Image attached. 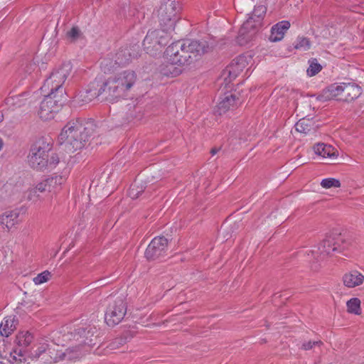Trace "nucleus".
Returning <instances> with one entry per match:
<instances>
[{"mask_svg": "<svg viewBox=\"0 0 364 364\" xmlns=\"http://www.w3.org/2000/svg\"><path fill=\"white\" fill-rule=\"evenodd\" d=\"M96 128L94 120L79 117L67 123L58 136L62 149L69 154L82 149Z\"/></svg>", "mask_w": 364, "mask_h": 364, "instance_id": "obj_1", "label": "nucleus"}, {"mask_svg": "<svg viewBox=\"0 0 364 364\" xmlns=\"http://www.w3.org/2000/svg\"><path fill=\"white\" fill-rule=\"evenodd\" d=\"M213 44L205 40L178 41L171 44L165 51L166 62H171L179 66L191 65L209 52Z\"/></svg>", "mask_w": 364, "mask_h": 364, "instance_id": "obj_2", "label": "nucleus"}, {"mask_svg": "<svg viewBox=\"0 0 364 364\" xmlns=\"http://www.w3.org/2000/svg\"><path fill=\"white\" fill-rule=\"evenodd\" d=\"M139 80V76L134 70H122L111 75L103 82L100 92H105L109 101L115 102L127 97Z\"/></svg>", "mask_w": 364, "mask_h": 364, "instance_id": "obj_3", "label": "nucleus"}, {"mask_svg": "<svg viewBox=\"0 0 364 364\" xmlns=\"http://www.w3.org/2000/svg\"><path fill=\"white\" fill-rule=\"evenodd\" d=\"M97 328L91 324H82L75 328L64 326L60 331L54 332L53 339L57 346H65L72 341L77 342V346H92L93 337Z\"/></svg>", "mask_w": 364, "mask_h": 364, "instance_id": "obj_4", "label": "nucleus"}, {"mask_svg": "<svg viewBox=\"0 0 364 364\" xmlns=\"http://www.w3.org/2000/svg\"><path fill=\"white\" fill-rule=\"evenodd\" d=\"M350 242L341 233H332L326 237L319 244L316 250L310 252L316 261H322L328 257L334 255L336 252H341L346 250Z\"/></svg>", "mask_w": 364, "mask_h": 364, "instance_id": "obj_5", "label": "nucleus"}, {"mask_svg": "<svg viewBox=\"0 0 364 364\" xmlns=\"http://www.w3.org/2000/svg\"><path fill=\"white\" fill-rule=\"evenodd\" d=\"M362 93L361 87L353 83H334L323 90L320 95L323 100H336L351 102Z\"/></svg>", "mask_w": 364, "mask_h": 364, "instance_id": "obj_6", "label": "nucleus"}, {"mask_svg": "<svg viewBox=\"0 0 364 364\" xmlns=\"http://www.w3.org/2000/svg\"><path fill=\"white\" fill-rule=\"evenodd\" d=\"M181 0H162L158 10L161 27L173 31L176 23L181 18Z\"/></svg>", "mask_w": 364, "mask_h": 364, "instance_id": "obj_7", "label": "nucleus"}, {"mask_svg": "<svg viewBox=\"0 0 364 364\" xmlns=\"http://www.w3.org/2000/svg\"><path fill=\"white\" fill-rule=\"evenodd\" d=\"M52 149L50 139L41 138L31 147L28 162L35 169L43 170L48 166V153Z\"/></svg>", "mask_w": 364, "mask_h": 364, "instance_id": "obj_8", "label": "nucleus"}, {"mask_svg": "<svg viewBox=\"0 0 364 364\" xmlns=\"http://www.w3.org/2000/svg\"><path fill=\"white\" fill-rule=\"evenodd\" d=\"M72 65L69 62L64 63L59 68H55L40 88L41 93L46 94L50 91L65 93L63 85L70 75Z\"/></svg>", "mask_w": 364, "mask_h": 364, "instance_id": "obj_9", "label": "nucleus"}, {"mask_svg": "<svg viewBox=\"0 0 364 364\" xmlns=\"http://www.w3.org/2000/svg\"><path fill=\"white\" fill-rule=\"evenodd\" d=\"M171 31L163 28L149 31L143 42L144 50L147 53L154 55L166 46L171 39Z\"/></svg>", "mask_w": 364, "mask_h": 364, "instance_id": "obj_10", "label": "nucleus"}, {"mask_svg": "<svg viewBox=\"0 0 364 364\" xmlns=\"http://www.w3.org/2000/svg\"><path fill=\"white\" fill-rule=\"evenodd\" d=\"M265 13L266 8L264 6L259 5L255 7L252 16L242 24L239 31L237 38L239 44L245 45L253 39L256 34V30L253 26V22L255 21L254 18L257 17L259 20H261Z\"/></svg>", "mask_w": 364, "mask_h": 364, "instance_id": "obj_11", "label": "nucleus"}, {"mask_svg": "<svg viewBox=\"0 0 364 364\" xmlns=\"http://www.w3.org/2000/svg\"><path fill=\"white\" fill-rule=\"evenodd\" d=\"M252 64L250 54H242L232 60L231 63L223 71L222 77L229 83L235 80L245 68Z\"/></svg>", "mask_w": 364, "mask_h": 364, "instance_id": "obj_12", "label": "nucleus"}, {"mask_svg": "<svg viewBox=\"0 0 364 364\" xmlns=\"http://www.w3.org/2000/svg\"><path fill=\"white\" fill-rule=\"evenodd\" d=\"M43 95H44V99L40 104V111L45 114H53L58 112L67 101V96L65 93H58L50 91L46 94Z\"/></svg>", "mask_w": 364, "mask_h": 364, "instance_id": "obj_13", "label": "nucleus"}, {"mask_svg": "<svg viewBox=\"0 0 364 364\" xmlns=\"http://www.w3.org/2000/svg\"><path fill=\"white\" fill-rule=\"evenodd\" d=\"M127 312V305L121 298L110 303L105 312V320L109 326H114L124 318Z\"/></svg>", "mask_w": 364, "mask_h": 364, "instance_id": "obj_14", "label": "nucleus"}, {"mask_svg": "<svg viewBox=\"0 0 364 364\" xmlns=\"http://www.w3.org/2000/svg\"><path fill=\"white\" fill-rule=\"evenodd\" d=\"M168 247V240L164 237H154L145 251V257L149 260H154L163 255Z\"/></svg>", "mask_w": 364, "mask_h": 364, "instance_id": "obj_15", "label": "nucleus"}, {"mask_svg": "<svg viewBox=\"0 0 364 364\" xmlns=\"http://www.w3.org/2000/svg\"><path fill=\"white\" fill-rule=\"evenodd\" d=\"M24 213L25 209L23 208L4 211L0 215L1 225L11 230L21 222L20 215Z\"/></svg>", "mask_w": 364, "mask_h": 364, "instance_id": "obj_16", "label": "nucleus"}, {"mask_svg": "<svg viewBox=\"0 0 364 364\" xmlns=\"http://www.w3.org/2000/svg\"><path fill=\"white\" fill-rule=\"evenodd\" d=\"M100 91H102L101 87L98 91H97L96 89L92 88L80 91L73 100L71 102L72 107L78 108L87 105L98 95L105 94V92H100Z\"/></svg>", "mask_w": 364, "mask_h": 364, "instance_id": "obj_17", "label": "nucleus"}, {"mask_svg": "<svg viewBox=\"0 0 364 364\" xmlns=\"http://www.w3.org/2000/svg\"><path fill=\"white\" fill-rule=\"evenodd\" d=\"M28 95L27 92H24L18 95L7 97L4 102L0 105V114L15 112L18 107L25 105L26 101L25 97Z\"/></svg>", "mask_w": 364, "mask_h": 364, "instance_id": "obj_18", "label": "nucleus"}, {"mask_svg": "<svg viewBox=\"0 0 364 364\" xmlns=\"http://www.w3.org/2000/svg\"><path fill=\"white\" fill-rule=\"evenodd\" d=\"M343 282L348 288H355L364 283V274L356 269L351 270L343 276Z\"/></svg>", "mask_w": 364, "mask_h": 364, "instance_id": "obj_19", "label": "nucleus"}, {"mask_svg": "<svg viewBox=\"0 0 364 364\" xmlns=\"http://www.w3.org/2000/svg\"><path fill=\"white\" fill-rule=\"evenodd\" d=\"M290 27V23L288 21H282L271 28V34L269 39L272 42H277L281 41Z\"/></svg>", "mask_w": 364, "mask_h": 364, "instance_id": "obj_20", "label": "nucleus"}, {"mask_svg": "<svg viewBox=\"0 0 364 364\" xmlns=\"http://www.w3.org/2000/svg\"><path fill=\"white\" fill-rule=\"evenodd\" d=\"M16 319L14 316H7L0 324V333L8 337L16 329Z\"/></svg>", "mask_w": 364, "mask_h": 364, "instance_id": "obj_21", "label": "nucleus"}, {"mask_svg": "<svg viewBox=\"0 0 364 364\" xmlns=\"http://www.w3.org/2000/svg\"><path fill=\"white\" fill-rule=\"evenodd\" d=\"M183 69V66L176 65L171 62H166V64L161 68V73L165 76L173 77L179 75Z\"/></svg>", "mask_w": 364, "mask_h": 364, "instance_id": "obj_22", "label": "nucleus"}, {"mask_svg": "<svg viewBox=\"0 0 364 364\" xmlns=\"http://www.w3.org/2000/svg\"><path fill=\"white\" fill-rule=\"evenodd\" d=\"M314 122L309 116L300 119L295 124V129L301 133H308L314 129Z\"/></svg>", "mask_w": 364, "mask_h": 364, "instance_id": "obj_23", "label": "nucleus"}, {"mask_svg": "<svg viewBox=\"0 0 364 364\" xmlns=\"http://www.w3.org/2000/svg\"><path fill=\"white\" fill-rule=\"evenodd\" d=\"M314 151L316 154L323 158L331 157L335 156L334 149L330 145L324 144H318L314 146Z\"/></svg>", "mask_w": 364, "mask_h": 364, "instance_id": "obj_24", "label": "nucleus"}, {"mask_svg": "<svg viewBox=\"0 0 364 364\" xmlns=\"http://www.w3.org/2000/svg\"><path fill=\"white\" fill-rule=\"evenodd\" d=\"M33 336L28 331L20 332L16 338V343L18 345V348H23L28 347L33 341Z\"/></svg>", "mask_w": 364, "mask_h": 364, "instance_id": "obj_25", "label": "nucleus"}, {"mask_svg": "<svg viewBox=\"0 0 364 364\" xmlns=\"http://www.w3.org/2000/svg\"><path fill=\"white\" fill-rule=\"evenodd\" d=\"M132 58L129 49H122L116 53L114 57V65H118L119 66L124 65L129 63Z\"/></svg>", "mask_w": 364, "mask_h": 364, "instance_id": "obj_26", "label": "nucleus"}, {"mask_svg": "<svg viewBox=\"0 0 364 364\" xmlns=\"http://www.w3.org/2000/svg\"><path fill=\"white\" fill-rule=\"evenodd\" d=\"M236 105L235 96L230 95L225 97L218 104V108L222 112H226L232 109Z\"/></svg>", "mask_w": 364, "mask_h": 364, "instance_id": "obj_27", "label": "nucleus"}, {"mask_svg": "<svg viewBox=\"0 0 364 364\" xmlns=\"http://www.w3.org/2000/svg\"><path fill=\"white\" fill-rule=\"evenodd\" d=\"M65 177L62 175H55L46 178L50 192L55 191L63 183H65Z\"/></svg>", "mask_w": 364, "mask_h": 364, "instance_id": "obj_28", "label": "nucleus"}, {"mask_svg": "<svg viewBox=\"0 0 364 364\" xmlns=\"http://www.w3.org/2000/svg\"><path fill=\"white\" fill-rule=\"evenodd\" d=\"M81 355L78 347L76 346L73 348H68L65 352L60 353L62 360H74Z\"/></svg>", "mask_w": 364, "mask_h": 364, "instance_id": "obj_29", "label": "nucleus"}, {"mask_svg": "<svg viewBox=\"0 0 364 364\" xmlns=\"http://www.w3.org/2000/svg\"><path fill=\"white\" fill-rule=\"evenodd\" d=\"M360 304L361 301L358 298L350 299L346 303L348 312L360 315L361 314Z\"/></svg>", "mask_w": 364, "mask_h": 364, "instance_id": "obj_30", "label": "nucleus"}, {"mask_svg": "<svg viewBox=\"0 0 364 364\" xmlns=\"http://www.w3.org/2000/svg\"><path fill=\"white\" fill-rule=\"evenodd\" d=\"M311 43L309 40L305 37H298L294 48L298 50H307L310 48Z\"/></svg>", "mask_w": 364, "mask_h": 364, "instance_id": "obj_31", "label": "nucleus"}, {"mask_svg": "<svg viewBox=\"0 0 364 364\" xmlns=\"http://www.w3.org/2000/svg\"><path fill=\"white\" fill-rule=\"evenodd\" d=\"M81 36V32L77 27H73L70 30L68 31L65 35V38L68 41L73 43L77 41Z\"/></svg>", "mask_w": 364, "mask_h": 364, "instance_id": "obj_32", "label": "nucleus"}, {"mask_svg": "<svg viewBox=\"0 0 364 364\" xmlns=\"http://www.w3.org/2000/svg\"><path fill=\"white\" fill-rule=\"evenodd\" d=\"M144 191V188L142 186L140 187L135 183L132 184L129 190V196L132 199H136Z\"/></svg>", "mask_w": 364, "mask_h": 364, "instance_id": "obj_33", "label": "nucleus"}, {"mask_svg": "<svg viewBox=\"0 0 364 364\" xmlns=\"http://www.w3.org/2000/svg\"><path fill=\"white\" fill-rule=\"evenodd\" d=\"M321 186L324 188H338L341 186V182L336 178H325L321 181Z\"/></svg>", "mask_w": 364, "mask_h": 364, "instance_id": "obj_34", "label": "nucleus"}, {"mask_svg": "<svg viewBox=\"0 0 364 364\" xmlns=\"http://www.w3.org/2000/svg\"><path fill=\"white\" fill-rule=\"evenodd\" d=\"M50 277L51 274L50 272L44 271L43 272L38 274L36 277H34L33 281L36 284H41L48 281Z\"/></svg>", "mask_w": 364, "mask_h": 364, "instance_id": "obj_35", "label": "nucleus"}, {"mask_svg": "<svg viewBox=\"0 0 364 364\" xmlns=\"http://www.w3.org/2000/svg\"><path fill=\"white\" fill-rule=\"evenodd\" d=\"M321 70V66L317 62L312 61L309 65V68L307 69V74L309 76L311 77L317 73H318Z\"/></svg>", "mask_w": 364, "mask_h": 364, "instance_id": "obj_36", "label": "nucleus"}, {"mask_svg": "<svg viewBox=\"0 0 364 364\" xmlns=\"http://www.w3.org/2000/svg\"><path fill=\"white\" fill-rule=\"evenodd\" d=\"M40 192L33 188H30L27 192V199L36 203L41 198Z\"/></svg>", "mask_w": 364, "mask_h": 364, "instance_id": "obj_37", "label": "nucleus"}, {"mask_svg": "<svg viewBox=\"0 0 364 364\" xmlns=\"http://www.w3.org/2000/svg\"><path fill=\"white\" fill-rule=\"evenodd\" d=\"M33 188L36 189V191L41 193H43L46 191L50 192L46 179L39 182L35 187H33Z\"/></svg>", "mask_w": 364, "mask_h": 364, "instance_id": "obj_38", "label": "nucleus"}, {"mask_svg": "<svg viewBox=\"0 0 364 364\" xmlns=\"http://www.w3.org/2000/svg\"><path fill=\"white\" fill-rule=\"evenodd\" d=\"M48 347L49 345L48 343H41V346L38 348V349L35 350V353H32V355L35 358H41V355L43 353H45V352L48 350Z\"/></svg>", "mask_w": 364, "mask_h": 364, "instance_id": "obj_39", "label": "nucleus"}, {"mask_svg": "<svg viewBox=\"0 0 364 364\" xmlns=\"http://www.w3.org/2000/svg\"><path fill=\"white\" fill-rule=\"evenodd\" d=\"M24 350H22V348H16L14 352H11L10 353V356L12 358L13 360L17 361H21V357L23 356Z\"/></svg>", "mask_w": 364, "mask_h": 364, "instance_id": "obj_40", "label": "nucleus"}, {"mask_svg": "<svg viewBox=\"0 0 364 364\" xmlns=\"http://www.w3.org/2000/svg\"><path fill=\"white\" fill-rule=\"evenodd\" d=\"M323 344V342L321 341H308L305 342L302 344L301 348L305 350H308L310 349H312L314 346H321Z\"/></svg>", "mask_w": 364, "mask_h": 364, "instance_id": "obj_41", "label": "nucleus"}, {"mask_svg": "<svg viewBox=\"0 0 364 364\" xmlns=\"http://www.w3.org/2000/svg\"><path fill=\"white\" fill-rule=\"evenodd\" d=\"M41 358L44 363H56V357L52 356L49 354L48 350L46 351L45 353H43Z\"/></svg>", "mask_w": 364, "mask_h": 364, "instance_id": "obj_42", "label": "nucleus"}, {"mask_svg": "<svg viewBox=\"0 0 364 364\" xmlns=\"http://www.w3.org/2000/svg\"><path fill=\"white\" fill-rule=\"evenodd\" d=\"M48 350L49 354H50L52 356L56 357V363L62 360V357L60 356V353L62 352L60 350H55L54 348H52L50 346Z\"/></svg>", "mask_w": 364, "mask_h": 364, "instance_id": "obj_43", "label": "nucleus"}, {"mask_svg": "<svg viewBox=\"0 0 364 364\" xmlns=\"http://www.w3.org/2000/svg\"><path fill=\"white\" fill-rule=\"evenodd\" d=\"M59 157L57 154H52L50 157H48V165L55 166L59 163Z\"/></svg>", "mask_w": 364, "mask_h": 364, "instance_id": "obj_44", "label": "nucleus"}, {"mask_svg": "<svg viewBox=\"0 0 364 364\" xmlns=\"http://www.w3.org/2000/svg\"><path fill=\"white\" fill-rule=\"evenodd\" d=\"M102 68L104 69L105 72L106 70H109L111 68L114 67V65L112 63H108V60L104 59L100 63Z\"/></svg>", "mask_w": 364, "mask_h": 364, "instance_id": "obj_45", "label": "nucleus"}, {"mask_svg": "<svg viewBox=\"0 0 364 364\" xmlns=\"http://www.w3.org/2000/svg\"><path fill=\"white\" fill-rule=\"evenodd\" d=\"M278 94H279V92H277V91H276V90H274V91L273 92V93H272V95H271V98H270L271 102H272V101H274L275 99H277V98Z\"/></svg>", "mask_w": 364, "mask_h": 364, "instance_id": "obj_46", "label": "nucleus"}, {"mask_svg": "<svg viewBox=\"0 0 364 364\" xmlns=\"http://www.w3.org/2000/svg\"><path fill=\"white\" fill-rule=\"evenodd\" d=\"M219 151V149H217V148H213L211 150H210V154L213 156L215 155V154H217Z\"/></svg>", "mask_w": 364, "mask_h": 364, "instance_id": "obj_47", "label": "nucleus"}, {"mask_svg": "<svg viewBox=\"0 0 364 364\" xmlns=\"http://www.w3.org/2000/svg\"><path fill=\"white\" fill-rule=\"evenodd\" d=\"M4 192V188H0V198L2 197V193Z\"/></svg>", "mask_w": 364, "mask_h": 364, "instance_id": "obj_48", "label": "nucleus"}, {"mask_svg": "<svg viewBox=\"0 0 364 364\" xmlns=\"http://www.w3.org/2000/svg\"><path fill=\"white\" fill-rule=\"evenodd\" d=\"M3 141L2 140L0 139V150L1 149L2 146H3Z\"/></svg>", "mask_w": 364, "mask_h": 364, "instance_id": "obj_49", "label": "nucleus"}, {"mask_svg": "<svg viewBox=\"0 0 364 364\" xmlns=\"http://www.w3.org/2000/svg\"><path fill=\"white\" fill-rule=\"evenodd\" d=\"M4 120V115H0V122Z\"/></svg>", "mask_w": 364, "mask_h": 364, "instance_id": "obj_50", "label": "nucleus"}, {"mask_svg": "<svg viewBox=\"0 0 364 364\" xmlns=\"http://www.w3.org/2000/svg\"><path fill=\"white\" fill-rule=\"evenodd\" d=\"M41 118H42V120H44V121H47V120H48V118H43L42 117H41ZM50 119V118H49V119Z\"/></svg>", "mask_w": 364, "mask_h": 364, "instance_id": "obj_51", "label": "nucleus"}, {"mask_svg": "<svg viewBox=\"0 0 364 364\" xmlns=\"http://www.w3.org/2000/svg\"><path fill=\"white\" fill-rule=\"evenodd\" d=\"M249 70H250V68H247L246 72H245V75H247Z\"/></svg>", "mask_w": 364, "mask_h": 364, "instance_id": "obj_52", "label": "nucleus"}]
</instances>
